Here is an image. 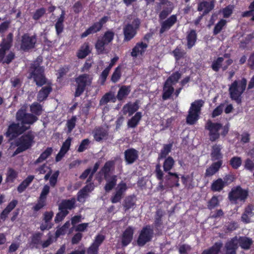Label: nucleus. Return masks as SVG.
Returning <instances> with one entry per match:
<instances>
[{
  "label": "nucleus",
  "instance_id": "obj_1",
  "mask_svg": "<svg viewBox=\"0 0 254 254\" xmlns=\"http://www.w3.org/2000/svg\"><path fill=\"white\" fill-rule=\"evenodd\" d=\"M28 78H32L38 87H42L38 92L37 100L41 102L46 100L53 88L51 82L46 76L44 66L40 65L38 61H34L29 67Z\"/></svg>",
  "mask_w": 254,
  "mask_h": 254
},
{
  "label": "nucleus",
  "instance_id": "obj_2",
  "mask_svg": "<svg viewBox=\"0 0 254 254\" xmlns=\"http://www.w3.org/2000/svg\"><path fill=\"white\" fill-rule=\"evenodd\" d=\"M37 120L36 116L32 113L17 112V123L12 124L8 127L5 136L9 140L13 139L28 129Z\"/></svg>",
  "mask_w": 254,
  "mask_h": 254
},
{
  "label": "nucleus",
  "instance_id": "obj_3",
  "mask_svg": "<svg viewBox=\"0 0 254 254\" xmlns=\"http://www.w3.org/2000/svg\"><path fill=\"white\" fill-rule=\"evenodd\" d=\"M252 243V240L247 237H235L226 243L223 254H236L239 246L244 249H249Z\"/></svg>",
  "mask_w": 254,
  "mask_h": 254
},
{
  "label": "nucleus",
  "instance_id": "obj_4",
  "mask_svg": "<svg viewBox=\"0 0 254 254\" xmlns=\"http://www.w3.org/2000/svg\"><path fill=\"white\" fill-rule=\"evenodd\" d=\"M229 125L228 124L223 126L222 124L218 123H213L208 121L205 125V128L209 130L210 139L215 141L217 139L220 134L225 136L228 132Z\"/></svg>",
  "mask_w": 254,
  "mask_h": 254
},
{
  "label": "nucleus",
  "instance_id": "obj_5",
  "mask_svg": "<svg viewBox=\"0 0 254 254\" xmlns=\"http://www.w3.org/2000/svg\"><path fill=\"white\" fill-rule=\"evenodd\" d=\"M247 86V80L243 78L241 80H235L230 86L229 91L230 98L238 104L242 102V95L245 91Z\"/></svg>",
  "mask_w": 254,
  "mask_h": 254
},
{
  "label": "nucleus",
  "instance_id": "obj_6",
  "mask_svg": "<svg viewBox=\"0 0 254 254\" xmlns=\"http://www.w3.org/2000/svg\"><path fill=\"white\" fill-rule=\"evenodd\" d=\"M92 77L87 73L79 75L75 79L76 83L74 96L79 97L84 92L87 86L90 85L92 82Z\"/></svg>",
  "mask_w": 254,
  "mask_h": 254
},
{
  "label": "nucleus",
  "instance_id": "obj_7",
  "mask_svg": "<svg viewBox=\"0 0 254 254\" xmlns=\"http://www.w3.org/2000/svg\"><path fill=\"white\" fill-rule=\"evenodd\" d=\"M114 36L115 33L112 30H108L104 33L102 37L97 39L95 47L98 54L104 53L105 46L112 42L114 39Z\"/></svg>",
  "mask_w": 254,
  "mask_h": 254
},
{
  "label": "nucleus",
  "instance_id": "obj_8",
  "mask_svg": "<svg viewBox=\"0 0 254 254\" xmlns=\"http://www.w3.org/2000/svg\"><path fill=\"white\" fill-rule=\"evenodd\" d=\"M140 24V20L136 18L133 20L131 24H127L123 28L124 35V42L131 40L136 34V30L139 28Z\"/></svg>",
  "mask_w": 254,
  "mask_h": 254
},
{
  "label": "nucleus",
  "instance_id": "obj_9",
  "mask_svg": "<svg viewBox=\"0 0 254 254\" xmlns=\"http://www.w3.org/2000/svg\"><path fill=\"white\" fill-rule=\"evenodd\" d=\"M173 9V4L171 1L169 0H159L157 5V10H160L158 14L159 19L166 18L172 13Z\"/></svg>",
  "mask_w": 254,
  "mask_h": 254
},
{
  "label": "nucleus",
  "instance_id": "obj_10",
  "mask_svg": "<svg viewBox=\"0 0 254 254\" xmlns=\"http://www.w3.org/2000/svg\"><path fill=\"white\" fill-rule=\"evenodd\" d=\"M36 43V35L30 36L29 33H24L21 36L20 48L24 52H28L35 47Z\"/></svg>",
  "mask_w": 254,
  "mask_h": 254
},
{
  "label": "nucleus",
  "instance_id": "obj_11",
  "mask_svg": "<svg viewBox=\"0 0 254 254\" xmlns=\"http://www.w3.org/2000/svg\"><path fill=\"white\" fill-rule=\"evenodd\" d=\"M109 19L108 16H104L99 21L94 22L81 34V38H84L90 34L99 32L103 28V25L109 20Z\"/></svg>",
  "mask_w": 254,
  "mask_h": 254
},
{
  "label": "nucleus",
  "instance_id": "obj_12",
  "mask_svg": "<svg viewBox=\"0 0 254 254\" xmlns=\"http://www.w3.org/2000/svg\"><path fill=\"white\" fill-rule=\"evenodd\" d=\"M248 192L243 190L241 187H237L232 190L229 195L230 201L234 203L239 201H244L247 198Z\"/></svg>",
  "mask_w": 254,
  "mask_h": 254
},
{
  "label": "nucleus",
  "instance_id": "obj_13",
  "mask_svg": "<svg viewBox=\"0 0 254 254\" xmlns=\"http://www.w3.org/2000/svg\"><path fill=\"white\" fill-rule=\"evenodd\" d=\"M153 230L150 226L144 227L140 231L137 240V244L139 246H144L147 242L150 241L153 236Z\"/></svg>",
  "mask_w": 254,
  "mask_h": 254
},
{
  "label": "nucleus",
  "instance_id": "obj_14",
  "mask_svg": "<svg viewBox=\"0 0 254 254\" xmlns=\"http://www.w3.org/2000/svg\"><path fill=\"white\" fill-rule=\"evenodd\" d=\"M127 189L126 183L123 181L121 182L115 188V192L111 198L112 202L115 203L119 202Z\"/></svg>",
  "mask_w": 254,
  "mask_h": 254
},
{
  "label": "nucleus",
  "instance_id": "obj_15",
  "mask_svg": "<svg viewBox=\"0 0 254 254\" xmlns=\"http://www.w3.org/2000/svg\"><path fill=\"white\" fill-rule=\"evenodd\" d=\"M161 20L159 19V21ZM162 20V22H160L161 27L159 30L160 34H162L171 29L177 22V16L176 14H173Z\"/></svg>",
  "mask_w": 254,
  "mask_h": 254
},
{
  "label": "nucleus",
  "instance_id": "obj_16",
  "mask_svg": "<svg viewBox=\"0 0 254 254\" xmlns=\"http://www.w3.org/2000/svg\"><path fill=\"white\" fill-rule=\"evenodd\" d=\"M34 136L32 132L22 135L18 140L17 143L20 146L26 147V149L30 148L33 143Z\"/></svg>",
  "mask_w": 254,
  "mask_h": 254
},
{
  "label": "nucleus",
  "instance_id": "obj_17",
  "mask_svg": "<svg viewBox=\"0 0 254 254\" xmlns=\"http://www.w3.org/2000/svg\"><path fill=\"white\" fill-rule=\"evenodd\" d=\"M197 39V35L195 30L191 29L187 32V46L188 49H191L195 45Z\"/></svg>",
  "mask_w": 254,
  "mask_h": 254
},
{
  "label": "nucleus",
  "instance_id": "obj_18",
  "mask_svg": "<svg viewBox=\"0 0 254 254\" xmlns=\"http://www.w3.org/2000/svg\"><path fill=\"white\" fill-rule=\"evenodd\" d=\"M214 7V4L213 1L203 0L202 1L198 3L197 9L198 11H202L204 10L203 12V15H205L211 11Z\"/></svg>",
  "mask_w": 254,
  "mask_h": 254
},
{
  "label": "nucleus",
  "instance_id": "obj_19",
  "mask_svg": "<svg viewBox=\"0 0 254 254\" xmlns=\"http://www.w3.org/2000/svg\"><path fill=\"white\" fill-rule=\"evenodd\" d=\"M13 37V34L9 33L6 36V39H2L0 44V54L4 53V50H9L11 48Z\"/></svg>",
  "mask_w": 254,
  "mask_h": 254
},
{
  "label": "nucleus",
  "instance_id": "obj_20",
  "mask_svg": "<svg viewBox=\"0 0 254 254\" xmlns=\"http://www.w3.org/2000/svg\"><path fill=\"white\" fill-rule=\"evenodd\" d=\"M134 230L133 228L129 227L124 232L122 237V244L124 246L128 245L132 239Z\"/></svg>",
  "mask_w": 254,
  "mask_h": 254
},
{
  "label": "nucleus",
  "instance_id": "obj_21",
  "mask_svg": "<svg viewBox=\"0 0 254 254\" xmlns=\"http://www.w3.org/2000/svg\"><path fill=\"white\" fill-rule=\"evenodd\" d=\"M94 188V185L92 184L87 185L84 188L78 192L77 200L80 202H84L85 198L88 196V193L93 190Z\"/></svg>",
  "mask_w": 254,
  "mask_h": 254
},
{
  "label": "nucleus",
  "instance_id": "obj_22",
  "mask_svg": "<svg viewBox=\"0 0 254 254\" xmlns=\"http://www.w3.org/2000/svg\"><path fill=\"white\" fill-rule=\"evenodd\" d=\"M65 12L64 10L62 9L61 14L59 17L57 19V20L55 23V29L56 34L59 36L63 32L64 29V22L65 19Z\"/></svg>",
  "mask_w": 254,
  "mask_h": 254
},
{
  "label": "nucleus",
  "instance_id": "obj_23",
  "mask_svg": "<svg viewBox=\"0 0 254 254\" xmlns=\"http://www.w3.org/2000/svg\"><path fill=\"white\" fill-rule=\"evenodd\" d=\"M148 45L143 42H139L136 44L131 52L132 57H137L139 54L142 55L145 51Z\"/></svg>",
  "mask_w": 254,
  "mask_h": 254
},
{
  "label": "nucleus",
  "instance_id": "obj_24",
  "mask_svg": "<svg viewBox=\"0 0 254 254\" xmlns=\"http://www.w3.org/2000/svg\"><path fill=\"white\" fill-rule=\"evenodd\" d=\"M71 138L70 137H68L64 142L60 152L56 157V160L57 162L60 161L64 156L65 154L67 152V151L69 150L71 144Z\"/></svg>",
  "mask_w": 254,
  "mask_h": 254
},
{
  "label": "nucleus",
  "instance_id": "obj_25",
  "mask_svg": "<svg viewBox=\"0 0 254 254\" xmlns=\"http://www.w3.org/2000/svg\"><path fill=\"white\" fill-rule=\"evenodd\" d=\"M117 177L116 175H105V179L106 181L104 189L106 191L111 190L116 186L117 181Z\"/></svg>",
  "mask_w": 254,
  "mask_h": 254
},
{
  "label": "nucleus",
  "instance_id": "obj_26",
  "mask_svg": "<svg viewBox=\"0 0 254 254\" xmlns=\"http://www.w3.org/2000/svg\"><path fill=\"white\" fill-rule=\"evenodd\" d=\"M7 51L4 50V53L0 54V63L9 64L15 58V54L12 51H10L7 55H5Z\"/></svg>",
  "mask_w": 254,
  "mask_h": 254
},
{
  "label": "nucleus",
  "instance_id": "obj_27",
  "mask_svg": "<svg viewBox=\"0 0 254 254\" xmlns=\"http://www.w3.org/2000/svg\"><path fill=\"white\" fill-rule=\"evenodd\" d=\"M254 217V207L248 206L242 216V220L246 223H250Z\"/></svg>",
  "mask_w": 254,
  "mask_h": 254
},
{
  "label": "nucleus",
  "instance_id": "obj_28",
  "mask_svg": "<svg viewBox=\"0 0 254 254\" xmlns=\"http://www.w3.org/2000/svg\"><path fill=\"white\" fill-rule=\"evenodd\" d=\"M125 159L128 164H132L138 158L137 151L134 149H129L125 152Z\"/></svg>",
  "mask_w": 254,
  "mask_h": 254
},
{
  "label": "nucleus",
  "instance_id": "obj_29",
  "mask_svg": "<svg viewBox=\"0 0 254 254\" xmlns=\"http://www.w3.org/2000/svg\"><path fill=\"white\" fill-rule=\"evenodd\" d=\"M75 203V198L64 200L59 205V210L68 211V210H70L74 207Z\"/></svg>",
  "mask_w": 254,
  "mask_h": 254
},
{
  "label": "nucleus",
  "instance_id": "obj_30",
  "mask_svg": "<svg viewBox=\"0 0 254 254\" xmlns=\"http://www.w3.org/2000/svg\"><path fill=\"white\" fill-rule=\"evenodd\" d=\"M90 52L89 44L87 42H85L77 52V57L78 59H82L88 56Z\"/></svg>",
  "mask_w": 254,
  "mask_h": 254
},
{
  "label": "nucleus",
  "instance_id": "obj_31",
  "mask_svg": "<svg viewBox=\"0 0 254 254\" xmlns=\"http://www.w3.org/2000/svg\"><path fill=\"white\" fill-rule=\"evenodd\" d=\"M130 86L127 85L122 86L118 92L117 95V98L119 101H122L126 98L130 92Z\"/></svg>",
  "mask_w": 254,
  "mask_h": 254
},
{
  "label": "nucleus",
  "instance_id": "obj_32",
  "mask_svg": "<svg viewBox=\"0 0 254 254\" xmlns=\"http://www.w3.org/2000/svg\"><path fill=\"white\" fill-rule=\"evenodd\" d=\"M174 92V88L173 87L172 84L170 83L167 84V82L165 81L163 90V99L166 100L169 99Z\"/></svg>",
  "mask_w": 254,
  "mask_h": 254
},
{
  "label": "nucleus",
  "instance_id": "obj_33",
  "mask_svg": "<svg viewBox=\"0 0 254 254\" xmlns=\"http://www.w3.org/2000/svg\"><path fill=\"white\" fill-rule=\"evenodd\" d=\"M222 147L220 145L215 144L212 146L211 157L212 160H220L222 158L221 150Z\"/></svg>",
  "mask_w": 254,
  "mask_h": 254
},
{
  "label": "nucleus",
  "instance_id": "obj_34",
  "mask_svg": "<svg viewBox=\"0 0 254 254\" xmlns=\"http://www.w3.org/2000/svg\"><path fill=\"white\" fill-rule=\"evenodd\" d=\"M222 164L221 160H219L216 162L213 163L206 170L205 176L207 177L211 176L215 174L221 167Z\"/></svg>",
  "mask_w": 254,
  "mask_h": 254
},
{
  "label": "nucleus",
  "instance_id": "obj_35",
  "mask_svg": "<svg viewBox=\"0 0 254 254\" xmlns=\"http://www.w3.org/2000/svg\"><path fill=\"white\" fill-rule=\"evenodd\" d=\"M100 165L99 162H97L94 166V167L92 169H86L80 176V178L82 179H84L87 177L88 176H89L88 181H89L93 176V175L97 171L98 169L99 168Z\"/></svg>",
  "mask_w": 254,
  "mask_h": 254
},
{
  "label": "nucleus",
  "instance_id": "obj_36",
  "mask_svg": "<svg viewBox=\"0 0 254 254\" xmlns=\"http://www.w3.org/2000/svg\"><path fill=\"white\" fill-rule=\"evenodd\" d=\"M141 118V112H136L134 116L128 120L127 125L129 127H134L138 124Z\"/></svg>",
  "mask_w": 254,
  "mask_h": 254
},
{
  "label": "nucleus",
  "instance_id": "obj_37",
  "mask_svg": "<svg viewBox=\"0 0 254 254\" xmlns=\"http://www.w3.org/2000/svg\"><path fill=\"white\" fill-rule=\"evenodd\" d=\"M225 185V182L222 179H218L212 183L211 190L214 191H220Z\"/></svg>",
  "mask_w": 254,
  "mask_h": 254
},
{
  "label": "nucleus",
  "instance_id": "obj_38",
  "mask_svg": "<svg viewBox=\"0 0 254 254\" xmlns=\"http://www.w3.org/2000/svg\"><path fill=\"white\" fill-rule=\"evenodd\" d=\"M204 101L201 99H198L193 102L188 111H200L201 108L204 106Z\"/></svg>",
  "mask_w": 254,
  "mask_h": 254
},
{
  "label": "nucleus",
  "instance_id": "obj_39",
  "mask_svg": "<svg viewBox=\"0 0 254 254\" xmlns=\"http://www.w3.org/2000/svg\"><path fill=\"white\" fill-rule=\"evenodd\" d=\"M249 10L244 11L242 13L243 17H249L252 16L251 20L254 21V0L251 2L248 6Z\"/></svg>",
  "mask_w": 254,
  "mask_h": 254
},
{
  "label": "nucleus",
  "instance_id": "obj_40",
  "mask_svg": "<svg viewBox=\"0 0 254 254\" xmlns=\"http://www.w3.org/2000/svg\"><path fill=\"white\" fill-rule=\"evenodd\" d=\"M116 100V98L113 93L111 92H109L106 93L100 100V105H105L107 103L110 102V101H112L115 102Z\"/></svg>",
  "mask_w": 254,
  "mask_h": 254
},
{
  "label": "nucleus",
  "instance_id": "obj_41",
  "mask_svg": "<svg viewBox=\"0 0 254 254\" xmlns=\"http://www.w3.org/2000/svg\"><path fill=\"white\" fill-rule=\"evenodd\" d=\"M182 76L181 73L179 71H176L173 72L166 80L167 83L171 84H175L177 83L179 80L181 78Z\"/></svg>",
  "mask_w": 254,
  "mask_h": 254
},
{
  "label": "nucleus",
  "instance_id": "obj_42",
  "mask_svg": "<svg viewBox=\"0 0 254 254\" xmlns=\"http://www.w3.org/2000/svg\"><path fill=\"white\" fill-rule=\"evenodd\" d=\"M53 149L51 147L47 148L36 160L34 164H37L45 160L52 154Z\"/></svg>",
  "mask_w": 254,
  "mask_h": 254
},
{
  "label": "nucleus",
  "instance_id": "obj_43",
  "mask_svg": "<svg viewBox=\"0 0 254 254\" xmlns=\"http://www.w3.org/2000/svg\"><path fill=\"white\" fill-rule=\"evenodd\" d=\"M227 24V21L225 19H220L214 27L213 33L214 35L219 34Z\"/></svg>",
  "mask_w": 254,
  "mask_h": 254
},
{
  "label": "nucleus",
  "instance_id": "obj_44",
  "mask_svg": "<svg viewBox=\"0 0 254 254\" xmlns=\"http://www.w3.org/2000/svg\"><path fill=\"white\" fill-rule=\"evenodd\" d=\"M221 247V243H216L210 249L204 251L202 254H218Z\"/></svg>",
  "mask_w": 254,
  "mask_h": 254
},
{
  "label": "nucleus",
  "instance_id": "obj_45",
  "mask_svg": "<svg viewBox=\"0 0 254 254\" xmlns=\"http://www.w3.org/2000/svg\"><path fill=\"white\" fill-rule=\"evenodd\" d=\"M122 65H118L115 69L114 71L113 72L111 78V80L114 82L116 83L118 82L119 79L121 78L122 76Z\"/></svg>",
  "mask_w": 254,
  "mask_h": 254
},
{
  "label": "nucleus",
  "instance_id": "obj_46",
  "mask_svg": "<svg viewBox=\"0 0 254 254\" xmlns=\"http://www.w3.org/2000/svg\"><path fill=\"white\" fill-rule=\"evenodd\" d=\"M139 109L138 102H129L124 106L122 111H137Z\"/></svg>",
  "mask_w": 254,
  "mask_h": 254
},
{
  "label": "nucleus",
  "instance_id": "obj_47",
  "mask_svg": "<svg viewBox=\"0 0 254 254\" xmlns=\"http://www.w3.org/2000/svg\"><path fill=\"white\" fill-rule=\"evenodd\" d=\"M34 179L33 176H28L22 183L18 186L17 190L19 192H22L32 181Z\"/></svg>",
  "mask_w": 254,
  "mask_h": 254
},
{
  "label": "nucleus",
  "instance_id": "obj_48",
  "mask_svg": "<svg viewBox=\"0 0 254 254\" xmlns=\"http://www.w3.org/2000/svg\"><path fill=\"white\" fill-rule=\"evenodd\" d=\"M107 131L102 128L97 129L94 132V136L96 141H99L105 137Z\"/></svg>",
  "mask_w": 254,
  "mask_h": 254
},
{
  "label": "nucleus",
  "instance_id": "obj_49",
  "mask_svg": "<svg viewBox=\"0 0 254 254\" xmlns=\"http://www.w3.org/2000/svg\"><path fill=\"white\" fill-rule=\"evenodd\" d=\"M224 58L223 57H218L216 60H214L211 66L212 70L215 72H218L221 67Z\"/></svg>",
  "mask_w": 254,
  "mask_h": 254
},
{
  "label": "nucleus",
  "instance_id": "obj_50",
  "mask_svg": "<svg viewBox=\"0 0 254 254\" xmlns=\"http://www.w3.org/2000/svg\"><path fill=\"white\" fill-rule=\"evenodd\" d=\"M174 162V159L171 157H168L166 159L163 164V169L164 171H169L173 167Z\"/></svg>",
  "mask_w": 254,
  "mask_h": 254
},
{
  "label": "nucleus",
  "instance_id": "obj_51",
  "mask_svg": "<svg viewBox=\"0 0 254 254\" xmlns=\"http://www.w3.org/2000/svg\"><path fill=\"white\" fill-rule=\"evenodd\" d=\"M198 119L197 112H189V114L187 118V122L188 124L192 125Z\"/></svg>",
  "mask_w": 254,
  "mask_h": 254
},
{
  "label": "nucleus",
  "instance_id": "obj_52",
  "mask_svg": "<svg viewBox=\"0 0 254 254\" xmlns=\"http://www.w3.org/2000/svg\"><path fill=\"white\" fill-rule=\"evenodd\" d=\"M234 9V6L233 5H228L226 6L224 8H223L222 10V12L223 14V16L224 18H228L229 17L231 14L233 13Z\"/></svg>",
  "mask_w": 254,
  "mask_h": 254
},
{
  "label": "nucleus",
  "instance_id": "obj_53",
  "mask_svg": "<svg viewBox=\"0 0 254 254\" xmlns=\"http://www.w3.org/2000/svg\"><path fill=\"white\" fill-rule=\"evenodd\" d=\"M231 166L234 169H238L242 164V159L239 157H233L230 161Z\"/></svg>",
  "mask_w": 254,
  "mask_h": 254
},
{
  "label": "nucleus",
  "instance_id": "obj_54",
  "mask_svg": "<svg viewBox=\"0 0 254 254\" xmlns=\"http://www.w3.org/2000/svg\"><path fill=\"white\" fill-rule=\"evenodd\" d=\"M172 145L171 144L164 145L163 149L158 158L159 159L166 157V156L171 151Z\"/></svg>",
  "mask_w": 254,
  "mask_h": 254
},
{
  "label": "nucleus",
  "instance_id": "obj_55",
  "mask_svg": "<svg viewBox=\"0 0 254 254\" xmlns=\"http://www.w3.org/2000/svg\"><path fill=\"white\" fill-rule=\"evenodd\" d=\"M17 174L13 169H9L7 173L6 181L13 182L17 177Z\"/></svg>",
  "mask_w": 254,
  "mask_h": 254
},
{
  "label": "nucleus",
  "instance_id": "obj_56",
  "mask_svg": "<svg viewBox=\"0 0 254 254\" xmlns=\"http://www.w3.org/2000/svg\"><path fill=\"white\" fill-rule=\"evenodd\" d=\"M45 12L46 10L44 7L38 8L34 13L32 18L35 20H38L44 15Z\"/></svg>",
  "mask_w": 254,
  "mask_h": 254
},
{
  "label": "nucleus",
  "instance_id": "obj_57",
  "mask_svg": "<svg viewBox=\"0 0 254 254\" xmlns=\"http://www.w3.org/2000/svg\"><path fill=\"white\" fill-rule=\"evenodd\" d=\"M114 165V162L112 161H108L106 163L103 168L102 169V172L105 175H108V173L111 171Z\"/></svg>",
  "mask_w": 254,
  "mask_h": 254
},
{
  "label": "nucleus",
  "instance_id": "obj_58",
  "mask_svg": "<svg viewBox=\"0 0 254 254\" xmlns=\"http://www.w3.org/2000/svg\"><path fill=\"white\" fill-rule=\"evenodd\" d=\"M90 141L89 139H83L80 144L79 145L77 151L79 152H82L85 151L86 149H87L89 144Z\"/></svg>",
  "mask_w": 254,
  "mask_h": 254
},
{
  "label": "nucleus",
  "instance_id": "obj_59",
  "mask_svg": "<svg viewBox=\"0 0 254 254\" xmlns=\"http://www.w3.org/2000/svg\"><path fill=\"white\" fill-rule=\"evenodd\" d=\"M105 238V237L104 235L99 234L95 237L94 242L92 244L99 247L104 241Z\"/></svg>",
  "mask_w": 254,
  "mask_h": 254
},
{
  "label": "nucleus",
  "instance_id": "obj_60",
  "mask_svg": "<svg viewBox=\"0 0 254 254\" xmlns=\"http://www.w3.org/2000/svg\"><path fill=\"white\" fill-rule=\"evenodd\" d=\"M174 56L176 59L180 60L183 58L185 54H186L184 51H182L180 48H177L173 52Z\"/></svg>",
  "mask_w": 254,
  "mask_h": 254
},
{
  "label": "nucleus",
  "instance_id": "obj_61",
  "mask_svg": "<svg viewBox=\"0 0 254 254\" xmlns=\"http://www.w3.org/2000/svg\"><path fill=\"white\" fill-rule=\"evenodd\" d=\"M68 213V211H64L63 210H60V212L57 214L55 217V222L58 223L63 220Z\"/></svg>",
  "mask_w": 254,
  "mask_h": 254
},
{
  "label": "nucleus",
  "instance_id": "obj_62",
  "mask_svg": "<svg viewBox=\"0 0 254 254\" xmlns=\"http://www.w3.org/2000/svg\"><path fill=\"white\" fill-rule=\"evenodd\" d=\"M191 247L188 245H183L179 248V252L181 254H191Z\"/></svg>",
  "mask_w": 254,
  "mask_h": 254
},
{
  "label": "nucleus",
  "instance_id": "obj_63",
  "mask_svg": "<svg viewBox=\"0 0 254 254\" xmlns=\"http://www.w3.org/2000/svg\"><path fill=\"white\" fill-rule=\"evenodd\" d=\"M110 70L107 69V68H105L103 71L102 72L100 76V79L101 80V84L102 85H104L107 78L109 75Z\"/></svg>",
  "mask_w": 254,
  "mask_h": 254
},
{
  "label": "nucleus",
  "instance_id": "obj_64",
  "mask_svg": "<svg viewBox=\"0 0 254 254\" xmlns=\"http://www.w3.org/2000/svg\"><path fill=\"white\" fill-rule=\"evenodd\" d=\"M134 204V199L131 197H127L125 201L124 207L126 209H129Z\"/></svg>",
  "mask_w": 254,
  "mask_h": 254
}]
</instances>
